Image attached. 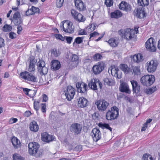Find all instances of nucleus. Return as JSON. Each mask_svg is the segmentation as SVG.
I'll list each match as a JSON object with an SVG mask.
<instances>
[{
	"mask_svg": "<svg viewBox=\"0 0 160 160\" xmlns=\"http://www.w3.org/2000/svg\"><path fill=\"white\" fill-rule=\"evenodd\" d=\"M108 42L109 44L112 47H117L118 44V42L116 38H111L108 40Z\"/></svg>",
	"mask_w": 160,
	"mask_h": 160,
	"instance_id": "nucleus-30",
	"label": "nucleus"
},
{
	"mask_svg": "<svg viewBox=\"0 0 160 160\" xmlns=\"http://www.w3.org/2000/svg\"><path fill=\"white\" fill-rule=\"evenodd\" d=\"M28 147L29 153L31 155H34L38 152L39 145L37 142H31L29 143Z\"/></svg>",
	"mask_w": 160,
	"mask_h": 160,
	"instance_id": "nucleus-9",
	"label": "nucleus"
},
{
	"mask_svg": "<svg viewBox=\"0 0 160 160\" xmlns=\"http://www.w3.org/2000/svg\"><path fill=\"white\" fill-rule=\"evenodd\" d=\"M60 27H63V30L66 32L72 33L74 32V26L72 22L69 21H62Z\"/></svg>",
	"mask_w": 160,
	"mask_h": 160,
	"instance_id": "nucleus-3",
	"label": "nucleus"
},
{
	"mask_svg": "<svg viewBox=\"0 0 160 160\" xmlns=\"http://www.w3.org/2000/svg\"><path fill=\"white\" fill-rule=\"evenodd\" d=\"M51 53L52 55H53L54 56L57 57L59 54V52L57 51L56 49H53L51 50Z\"/></svg>",
	"mask_w": 160,
	"mask_h": 160,
	"instance_id": "nucleus-54",
	"label": "nucleus"
},
{
	"mask_svg": "<svg viewBox=\"0 0 160 160\" xmlns=\"http://www.w3.org/2000/svg\"><path fill=\"white\" fill-rule=\"evenodd\" d=\"M23 91L25 94L31 97V95L29 93V92H34V91L29 89L27 88H23Z\"/></svg>",
	"mask_w": 160,
	"mask_h": 160,
	"instance_id": "nucleus-45",
	"label": "nucleus"
},
{
	"mask_svg": "<svg viewBox=\"0 0 160 160\" xmlns=\"http://www.w3.org/2000/svg\"><path fill=\"white\" fill-rule=\"evenodd\" d=\"M122 16L121 12L118 10H116L111 13V17L112 18H118Z\"/></svg>",
	"mask_w": 160,
	"mask_h": 160,
	"instance_id": "nucleus-34",
	"label": "nucleus"
},
{
	"mask_svg": "<svg viewBox=\"0 0 160 160\" xmlns=\"http://www.w3.org/2000/svg\"><path fill=\"white\" fill-rule=\"evenodd\" d=\"M147 70L150 72H154L156 70L158 65L156 60H152L147 62Z\"/></svg>",
	"mask_w": 160,
	"mask_h": 160,
	"instance_id": "nucleus-13",
	"label": "nucleus"
},
{
	"mask_svg": "<svg viewBox=\"0 0 160 160\" xmlns=\"http://www.w3.org/2000/svg\"><path fill=\"white\" fill-rule=\"evenodd\" d=\"M71 60L72 62L77 61L78 60V56L75 54H73L71 56Z\"/></svg>",
	"mask_w": 160,
	"mask_h": 160,
	"instance_id": "nucleus-56",
	"label": "nucleus"
},
{
	"mask_svg": "<svg viewBox=\"0 0 160 160\" xmlns=\"http://www.w3.org/2000/svg\"><path fill=\"white\" fill-rule=\"evenodd\" d=\"M5 46L4 40L2 38H0V48L3 47Z\"/></svg>",
	"mask_w": 160,
	"mask_h": 160,
	"instance_id": "nucleus-58",
	"label": "nucleus"
},
{
	"mask_svg": "<svg viewBox=\"0 0 160 160\" xmlns=\"http://www.w3.org/2000/svg\"><path fill=\"white\" fill-rule=\"evenodd\" d=\"M99 35V34L98 32H94L93 33H91L90 34V38L96 36H98Z\"/></svg>",
	"mask_w": 160,
	"mask_h": 160,
	"instance_id": "nucleus-60",
	"label": "nucleus"
},
{
	"mask_svg": "<svg viewBox=\"0 0 160 160\" xmlns=\"http://www.w3.org/2000/svg\"><path fill=\"white\" fill-rule=\"evenodd\" d=\"M41 110L42 112L43 113H45L46 110V105L45 103H42L41 104Z\"/></svg>",
	"mask_w": 160,
	"mask_h": 160,
	"instance_id": "nucleus-51",
	"label": "nucleus"
},
{
	"mask_svg": "<svg viewBox=\"0 0 160 160\" xmlns=\"http://www.w3.org/2000/svg\"><path fill=\"white\" fill-rule=\"evenodd\" d=\"M82 126L78 123H74L70 127V129L72 132L75 134L79 133L82 129Z\"/></svg>",
	"mask_w": 160,
	"mask_h": 160,
	"instance_id": "nucleus-19",
	"label": "nucleus"
},
{
	"mask_svg": "<svg viewBox=\"0 0 160 160\" xmlns=\"http://www.w3.org/2000/svg\"><path fill=\"white\" fill-rule=\"evenodd\" d=\"M148 126V125L146 124L145 123L143 124L141 130V131L142 132L145 131Z\"/></svg>",
	"mask_w": 160,
	"mask_h": 160,
	"instance_id": "nucleus-61",
	"label": "nucleus"
},
{
	"mask_svg": "<svg viewBox=\"0 0 160 160\" xmlns=\"http://www.w3.org/2000/svg\"><path fill=\"white\" fill-rule=\"evenodd\" d=\"M108 72L109 73L110 72L112 76L116 77L118 79H120L122 78V72L115 65L112 66L109 68Z\"/></svg>",
	"mask_w": 160,
	"mask_h": 160,
	"instance_id": "nucleus-10",
	"label": "nucleus"
},
{
	"mask_svg": "<svg viewBox=\"0 0 160 160\" xmlns=\"http://www.w3.org/2000/svg\"><path fill=\"white\" fill-rule=\"evenodd\" d=\"M65 37L66 38V39L67 42L68 44H70L72 40V38L70 37Z\"/></svg>",
	"mask_w": 160,
	"mask_h": 160,
	"instance_id": "nucleus-59",
	"label": "nucleus"
},
{
	"mask_svg": "<svg viewBox=\"0 0 160 160\" xmlns=\"http://www.w3.org/2000/svg\"><path fill=\"white\" fill-rule=\"evenodd\" d=\"M54 139V136L50 135L46 132H44L42 133L41 139L44 142H49L53 141Z\"/></svg>",
	"mask_w": 160,
	"mask_h": 160,
	"instance_id": "nucleus-15",
	"label": "nucleus"
},
{
	"mask_svg": "<svg viewBox=\"0 0 160 160\" xmlns=\"http://www.w3.org/2000/svg\"><path fill=\"white\" fill-rule=\"evenodd\" d=\"M120 90L122 92H125L129 94L131 93L129 86L126 83L124 82L122 83L121 84Z\"/></svg>",
	"mask_w": 160,
	"mask_h": 160,
	"instance_id": "nucleus-29",
	"label": "nucleus"
},
{
	"mask_svg": "<svg viewBox=\"0 0 160 160\" xmlns=\"http://www.w3.org/2000/svg\"><path fill=\"white\" fill-rule=\"evenodd\" d=\"M155 80L153 75H147L142 76L140 79V82L143 85L148 86L152 84Z\"/></svg>",
	"mask_w": 160,
	"mask_h": 160,
	"instance_id": "nucleus-4",
	"label": "nucleus"
},
{
	"mask_svg": "<svg viewBox=\"0 0 160 160\" xmlns=\"http://www.w3.org/2000/svg\"><path fill=\"white\" fill-rule=\"evenodd\" d=\"M18 121V120L16 118H12L10 119L9 123L10 124H12Z\"/></svg>",
	"mask_w": 160,
	"mask_h": 160,
	"instance_id": "nucleus-57",
	"label": "nucleus"
},
{
	"mask_svg": "<svg viewBox=\"0 0 160 160\" xmlns=\"http://www.w3.org/2000/svg\"><path fill=\"white\" fill-rule=\"evenodd\" d=\"M105 4L107 7H110L113 5V1L112 0H106Z\"/></svg>",
	"mask_w": 160,
	"mask_h": 160,
	"instance_id": "nucleus-49",
	"label": "nucleus"
},
{
	"mask_svg": "<svg viewBox=\"0 0 160 160\" xmlns=\"http://www.w3.org/2000/svg\"><path fill=\"white\" fill-rule=\"evenodd\" d=\"M133 72L135 75H139L141 74L139 67L135 66L133 68Z\"/></svg>",
	"mask_w": 160,
	"mask_h": 160,
	"instance_id": "nucleus-41",
	"label": "nucleus"
},
{
	"mask_svg": "<svg viewBox=\"0 0 160 160\" xmlns=\"http://www.w3.org/2000/svg\"><path fill=\"white\" fill-rule=\"evenodd\" d=\"M40 102V100H35L33 103V107L34 109L37 111L39 110V103Z\"/></svg>",
	"mask_w": 160,
	"mask_h": 160,
	"instance_id": "nucleus-44",
	"label": "nucleus"
},
{
	"mask_svg": "<svg viewBox=\"0 0 160 160\" xmlns=\"http://www.w3.org/2000/svg\"><path fill=\"white\" fill-rule=\"evenodd\" d=\"M37 65L38 67L37 70L41 75H45L47 73L48 69L45 67V63L43 60L39 59L37 63Z\"/></svg>",
	"mask_w": 160,
	"mask_h": 160,
	"instance_id": "nucleus-6",
	"label": "nucleus"
},
{
	"mask_svg": "<svg viewBox=\"0 0 160 160\" xmlns=\"http://www.w3.org/2000/svg\"><path fill=\"white\" fill-rule=\"evenodd\" d=\"M29 65L28 68V70L29 72H32L35 70V63L36 60L33 58L32 59L30 58L29 60Z\"/></svg>",
	"mask_w": 160,
	"mask_h": 160,
	"instance_id": "nucleus-31",
	"label": "nucleus"
},
{
	"mask_svg": "<svg viewBox=\"0 0 160 160\" xmlns=\"http://www.w3.org/2000/svg\"><path fill=\"white\" fill-rule=\"evenodd\" d=\"M75 6L77 9L80 11H83L86 9L85 5L81 0H75Z\"/></svg>",
	"mask_w": 160,
	"mask_h": 160,
	"instance_id": "nucleus-20",
	"label": "nucleus"
},
{
	"mask_svg": "<svg viewBox=\"0 0 160 160\" xmlns=\"http://www.w3.org/2000/svg\"><path fill=\"white\" fill-rule=\"evenodd\" d=\"M71 12L73 17L77 21L79 22H83L85 20V18L82 14L78 13L75 10H72Z\"/></svg>",
	"mask_w": 160,
	"mask_h": 160,
	"instance_id": "nucleus-16",
	"label": "nucleus"
},
{
	"mask_svg": "<svg viewBox=\"0 0 160 160\" xmlns=\"http://www.w3.org/2000/svg\"><path fill=\"white\" fill-rule=\"evenodd\" d=\"M88 86L91 89L97 90L98 87L101 89L102 85L99 80L97 78H93L91 79L88 83Z\"/></svg>",
	"mask_w": 160,
	"mask_h": 160,
	"instance_id": "nucleus-11",
	"label": "nucleus"
},
{
	"mask_svg": "<svg viewBox=\"0 0 160 160\" xmlns=\"http://www.w3.org/2000/svg\"><path fill=\"white\" fill-rule=\"evenodd\" d=\"M8 36L9 38L12 39L15 38L17 37L16 33L12 32H11L9 33Z\"/></svg>",
	"mask_w": 160,
	"mask_h": 160,
	"instance_id": "nucleus-53",
	"label": "nucleus"
},
{
	"mask_svg": "<svg viewBox=\"0 0 160 160\" xmlns=\"http://www.w3.org/2000/svg\"><path fill=\"white\" fill-rule=\"evenodd\" d=\"M133 58V61L137 63L141 62L143 60L142 55L140 53L134 55Z\"/></svg>",
	"mask_w": 160,
	"mask_h": 160,
	"instance_id": "nucleus-32",
	"label": "nucleus"
},
{
	"mask_svg": "<svg viewBox=\"0 0 160 160\" xmlns=\"http://www.w3.org/2000/svg\"><path fill=\"white\" fill-rule=\"evenodd\" d=\"M97 27V25L95 23H90L86 28L87 32L88 33L91 32L95 29Z\"/></svg>",
	"mask_w": 160,
	"mask_h": 160,
	"instance_id": "nucleus-35",
	"label": "nucleus"
},
{
	"mask_svg": "<svg viewBox=\"0 0 160 160\" xmlns=\"http://www.w3.org/2000/svg\"><path fill=\"white\" fill-rule=\"evenodd\" d=\"M76 87L77 88L78 92L81 93L85 92L87 89V84L83 82L77 83Z\"/></svg>",
	"mask_w": 160,
	"mask_h": 160,
	"instance_id": "nucleus-18",
	"label": "nucleus"
},
{
	"mask_svg": "<svg viewBox=\"0 0 160 160\" xmlns=\"http://www.w3.org/2000/svg\"><path fill=\"white\" fill-rule=\"evenodd\" d=\"M102 58V56L99 53L95 54L93 57V59L95 61H98Z\"/></svg>",
	"mask_w": 160,
	"mask_h": 160,
	"instance_id": "nucleus-52",
	"label": "nucleus"
},
{
	"mask_svg": "<svg viewBox=\"0 0 160 160\" xmlns=\"http://www.w3.org/2000/svg\"><path fill=\"white\" fill-rule=\"evenodd\" d=\"M29 128L32 132H37L39 129V126L37 122L34 121L31 122L30 124Z\"/></svg>",
	"mask_w": 160,
	"mask_h": 160,
	"instance_id": "nucleus-27",
	"label": "nucleus"
},
{
	"mask_svg": "<svg viewBox=\"0 0 160 160\" xmlns=\"http://www.w3.org/2000/svg\"><path fill=\"white\" fill-rule=\"evenodd\" d=\"M95 104L96 105L98 109L101 111H105L109 105L108 103L104 99L97 101L95 102Z\"/></svg>",
	"mask_w": 160,
	"mask_h": 160,
	"instance_id": "nucleus-12",
	"label": "nucleus"
},
{
	"mask_svg": "<svg viewBox=\"0 0 160 160\" xmlns=\"http://www.w3.org/2000/svg\"><path fill=\"white\" fill-rule=\"evenodd\" d=\"M12 142L15 148H18L20 146V141L16 137H13L12 139Z\"/></svg>",
	"mask_w": 160,
	"mask_h": 160,
	"instance_id": "nucleus-37",
	"label": "nucleus"
},
{
	"mask_svg": "<svg viewBox=\"0 0 160 160\" xmlns=\"http://www.w3.org/2000/svg\"><path fill=\"white\" fill-rule=\"evenodd\" d=\"M88 32H87L86 29H80L78 31V34L79 35H83L87 34Z\"/></svg>",
	"mask_w": 160,
	"mask_h": 160,
	"instance_id": "nucleus-55",
	"label": "nucleus"
},
{
	"mask_svg": "<svg viewBox=\"0 0 160 160\" xmlns=\"http://www.w3.org/2000/svg\"><path fill=\"white\" fill-rule=\"evenodd\" d=\"M88 101L85 98L82 97L79 98L78 101V106L79 107L83 108L88 105Z\"/></svg>",
	"mask_w": 160,
	"mask_h": 160,
	"instance_id": "nucleus-23",
	"label": "nucleus"
},
{
	"mask_svg": "<svg viewBox=\"0 0 160 160\" xmlns=\"http://www.w3.org/2000/svg\"><path fill=\"white\" fill-rule=\"evenodd\" d=\"M104 82L105 84L110 86L115 85V82L114 80L112 78H107L105 79Z\"/></svg>",
	"mask_w": 160,
	"mask_h": 160,
	"instance_id": "nucleus-36",
	"label": "nucleus"
},
{
	"mask_svg": "<svg viewBox=\"0 0 160 160\" xmlns=\"http://www.w3.org/2000/svg\"><path fill=\"white\" fill-rule=\"evenodd\" d=\"M83 38V37H78L76 38L75 39L74 42L73 43V44L75 42L77 44H80L82 42Z\"/></svg>",
	"mask_w": 160,
	"mask_h": 160,
	"instance_id": "nucleus-48",
	"label": "nucleus"
},
{
	"mask_svg": "<svg viewBox=\"0 0 160 160\" xmlns=\"http://www.w3.org/2000/svg\"><path fill=\"white\" fill-rule=\"evenodd\" d=\"M64 93L67 100L70 101L73 98L75 93V89L71 86H68L64 91Z\"/></svg>",
	"mask_w": 160,
	"mask_h": 160,
	"instance_id": "nucleus-7",
	"label": "nucleus"
},
{
	"mask_svg": "<svg viewBox=\"0 0 160 160\" xmlns=\"http://www.w3.org/2000/svg\"><path fill=\"white\" fill-rule=\"evenodd\" d=\"M60 62L57 60H53L51 62V68L53 70H58L61 67Z\"/></svg>",
	"mask_w": 160,
	"mask_h": 160,
	"instance_id": "nucleus-24",
	"label": "nucleus"
},
{
	"mask_svg": "<svg viewBox=\"0 0 160 160\" xmlns=\"http://www.w3.org/2000/svg\"><path fill=\"white\" fill-rule=\"evenodd\" d=\"M64 0H56V5L58 8H60L62 6Z\"/></svg>",
	"mask_w": 160,
	"mask_h": 160,
	"instance_id": "nucleus-47",
	"label": "nucleus"
},
{
	"mask_svg": "<svg viewBox=\"0 0 160 160\" xmlns=\"http://www.w3.org/2000/svg\"><path fill=\"white\" fill-rule=\"evenodd\" d=\"M119 68L125 74L128 73L130 71V68L128 65L125 64H122L119 66Z\"/></svg>",
	"mask_w": 160,
	"mask_h": 160,
	"instance_id": "nucleus-33",
	"label": "nucleus"
},
{
	"mask_svg": "<svg viewBox=\"0 0 160 160\" xmlns=\"http://www.w3.org/2000/svg\"><path fill=\"white\" fill-rule=\"evenodd\" d=\"M119 7L120 9L126 11H129L131 9V6L127 2L122 1L119 4Z\"/></svg>",
	"mask_w": 160,
	"mask_h": 160,
	"instance_id": "nucleus-22",
	"label": "nucleus"
},
{
	"mask_svg": "<svg viewBox=\"0 0 160 160\" xmlns=\"http://www.w3.org/2000/svg\"><path fill=\"white\" fill-rule=\"evenodd\" d=\"M104 63L103 62H99L97 64L93 66L92 71L95 75L99 74L104 69Z\"/></svg>",
	"mask_w": 160,
	"mask_h": 160,
	"instance_id": "nucleus-14",
	"label": "nucleus"
},
{
	"mask_svg": "<svg viewBox=\"0 0 160 160\" xmlns=\"http://www.w3.org/2000/svg\"><path fill=\"white\" fill-rule=\"evenodd\" d=\"M42 96L43 98L42 101L44 102H46L48 100V96L45 94H43Z\"/></svg>",
	"mask_w": 160,
	"mask_h": 160,
	"instance_id": "nucleus-62",
	"label": "nucleus"
},
{
	"mask_svg": "<svg viewBox=\"0 0 160 160\" xmlns=\"http://www.w3.org/2000/svg\"><path fill=\"white\" fill-rule=\"evenodd\" d=\"M20 77L29 83H34L38 82L37 77L35 75L27 71L20 73Z\"/></svg>",
	"mask_w": 160,
	"mask_h": 160,
	"instance_id": "nucleus-2",
	"label": "nucleus"
},
{
	"mask_svg": "<svg viewBox=\"0 0 160 160\" xmlns=\"http://www.w3.org/2000/svg\"><path fill=\"white\" fill-rule=\"evenodd\" d=\"M98 126L102 129H104L106 128L110 130L111 132L112 131V128L109 126V125L108 124L103 123L102 122L99 123L98 124Z\"/></svg>",
	"mask_w": 160,
	"mask_h": 160,
	"instance_id": "nucleus-38",
	"label": "nucleus"
},
{
	"mask_svg": "<svg viewBox=\"0 0 160 160\" xmlns=\"http://www.w3.org/2000/svg\"><path fill=\"white\" fill-rule=\"evenodd\" d=\"M118 33L122 38L128 40L136 37L135 31L133 29L127 28L124 30L121 29L118 31Z\"/></svg>",
	"mask_w": 160,
	"mask_h": 160,
	"instance_id": "nucleus-1",
	"label": "nucleus"
},
{
	"mask_svg": "<svg viewBox=\"0 0 160 160\" xmlns=\"http://www.w3.org/2000/svg\"><path fill=\"white\" fill-rule=\"evenodd\" d=\"M14 160H24V158L17 154H14L13 156Z\"/></svg>",
	"mask_w": 160,
	"mask_h": 160,
	"instance_id": "nucleus-46",
	"label": "nucleus"
},
{
	"mask_svg": "<svg viewBox=\"0 0 160 160\" xmlns=\"http://www.w3.org/2000/svg\"><path fill=\"white\" fill-rule=\"evenodd\" d=\"M142 159L143 160H154L151 155L147 153L143 155Z\"/></svg>",
	"mask_w": 160,
	"mask_h": 160,
	"instance_id": "nucleus-42",
	"label": "nucleus"
},
{
	"mask_svg": "<svg viewBox=\"0 0 160 160\" xmlns=\"http://www.w3.org/2000/svg\"><path fill=\"white\" fill-rule=\"evenodd\" d=\"M138 4L142 7L147 6L149 4L148 0H138Z\"/></svg>",
	"mask_w": 160,
	"mask_h": 160,
	"instance_id": "nucleus-40",
	"label": "nucleus"
},
{
	"mask_svg": "<svg viewBox=\"0 0 160 160\" xmlns=\"http://www.w3.org/2000/svg\"><path fill=\"white\" fill-rule=\"evenodd\" d=\"M13 19L15 25H18L21 23L22 21L19 12H17L14 14Z\"/></svg>",
	"mask_w": 160,
	"mask_h": 160,
	"instance_id": "nucleus-25",
	"label": "nucleus"
},
{
	"mask_svg": "<svg viewBox=\"0 0 160 160\" xmlns=\"http://www.w3.org/2000/svg\"><path fill=\"white\" fill-rule=\"evenodd\" d=\"M118 109L116 107L111 108V110H109L106 115V118L108 120H111L116 118L118 115Z\"/></svg>",
	"mask_w": 160,
	"mask_h": 160,
	"instance_id": "nucleus-5",
	"label": "nucleus"
},
{
	"mask_svg": "<svg viewBox=\"0 0 160 160\" xmlns=\"http://www.w3.org/2000/svg\"><path fill=\"white\" fill-rule=\"evenodd\" d=\"M31 114V113L30 111H27L24 113V115L25 116L28 117Z\"/></svg>",
	"mask_w": 160,
	"mask_h": 160,
	"instance_id": "nucleus-64",
	"label": "nucleus"
},
{
	"mask_svg": "<svg viewBox=\"0 0 160 160\" xmlns=\"http://www.w3.org/2000/svg\"><path fill=\"white\" fill-rule=\"evenodd\" d=\"M147 49L151 52L156 51L157 48L156 46V42L152 38H150L145 43Z\"/></svg>",
	"mask_w": 160,
	"mask_h": 160,
	"instance_id": "nucleus-8",
	"label": "nucleus"
},
{
	"mask_svg": "<svg viewBox=\"0 0 160 160\" xmlns=\"http://www.w3.org/2000/svg\"><path fill=\"white\" fill-rule=\"evenodd\" d=\"M131 82L132 86L133 92L135 93H138L140 91V86L135 81H131Z\"/></svg>",
	"mask_w": 160,
	"mask_h": 160,
	"instance_id": "nucleus-26",
	"label": "nucleus"
},
{
	"mask_svg": "<svg viewBox=\"0 0 160 160\" xmlns=\"http://www.w3.org/2000/svg\"><path fill=\"white\" fill-rule=\"evenodd\" d=\"M94 141L97 142L101 137V133L99 129L97 128H93L91 133Z\"/></svg>",
	"mask_w": 160,
	"mask_h": 160,
	"instance_id": "nucleus-17",
	"label": "nucleus"
},
{
	"mask_svg": "<svg viewBox=\"0 0 160 160\" xmlns=\"http://www.w3.org/2000/svg\"><path fill=\"white\" fill-rule=\"evenodd\" d=\"M39 9L38 8L32 6L31 8H29L26 12V14L27 16H29L34 14L35 13L39 12Z\"/></svg>",
	"mask_w": 160,
	"mask_h": 160,
	"instance_id": "nucleus-28",
	"label": "nucleus"
},
{
	"mask_svg": "<svg viewBox=\"0 0 160 160\" xmlns=\"http://www.w3.org/2000/svg\"><path fill=\"white\" fill-rule=\"evenodd\" d=\"M12 29L11 26L6 24L2 27V30L4 32H8L11 31Z\"/></svg>",
	"mask_w": 160,
	"mask_h": 160,
	"instance_id": "nucleus-39",
	"label": "nucleus"
},
{
	"mask_svg": "<svg viewBox=\"0 0 160 160\" xmlns=\"http://www.w3.org/2000/svg\"><path fill=\"white\" fill-rule=\"evenodd\" d=\"M17 33L20 34V32L22 30V28L21 26L18 25L17 27Z\"/></svg>",
	"mask_w": 160,
	"mask_h": 160,
	"instance_id": "nucleus-63",
	"label": "nucleus"
},
{
	"mask_svg": "<svg viewBox=\"0 0 160 160\" xmlns=\"http://www.w3.org/2000/svg\"><path fill=\"white\" fill-rule=\"evenodd\" d=\"M55 37L57 39H58L62 41H64L65 38V37H63L62 35L60 34H55Z\"/></svg>",
	"mask_w": 160,
	"mask_h": 160,
	"instance_id": "nucleus-50",
	"label": "nucleus"
},
{
	"mask_svg": "<svg viewBox=\"0 0 160 160\" xmlns=\"http://www.w3.org/2000/svg\"><path fill=\"white\" fill-rule=\"evenodd\" d=\"M135 15L138 18H143L146 16V13L145 12L144 8H138L134 11Z\"/></svg>",
	"mask_w": 160,
	"mask_h": 160,
	"instance_id": "nucleus-21",
	"label": "nucleus"
},
{
	"mask_svg": "<svg viewBox=\"0 0 160 160\" xmlns=\"http://www.w3.org/2000/svg\"><path fill=\"white\" fill-rule=\"evenodd\" d=\"M157 89L156 87H153L147 89L146 92L148 94H150L156 91Z\"/></svg>",
	"mask_w": 160,
	"mask_h": 160,
	"instance_id": "nucleus-43",
	"label": "nucleus"
}]
</instances>
